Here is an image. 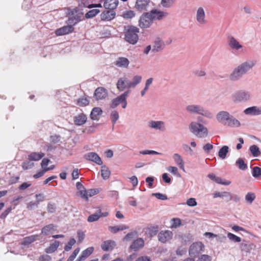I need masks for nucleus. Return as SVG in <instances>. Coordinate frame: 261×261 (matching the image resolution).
<instances>
[{
    "label": "nucleus",
    "mask_w": 261,
    "mask_h": 261,
    "mask_svg": "<svg viewBox=\"0 0 261 261\" xmlns=\"http://www.w3.org/2000/svg\"><path fill=\"white\" fill-rule=\"evenodd\" d=\"M255 62L252 60L247 61L236 67L228 76L231 82H237L255 66Z\"/></svg>",
    "instance_id": "nucleus-1"
},
{
    "label": "nucleus",
    "mask_w": 261,
    "mask_h": 261,
    "mask_svg": "<svg viewBox=\"0 0 261 261\" xmlns=\"http://www.w3.org/2000/svg\"><path fill=\"white\" fill-rule=\"evenodd\" d=\"M142 80L141 75H135L130 81L126 76H124L120 77L117 82L116 87L119 92L124 91L125 89L129 90L130 88H134L138 85Z\"/></svg>",
    "instance_id": "nucleus-2"
},
{
    "label": "nucleus",
    "mask_w": 261,
    "mask_h": 261,
    "mask_svg": "<svg viewBox=\"0 0 261 261\" xmlns=\"http://www.w3.org/2000/svg\"><path fill=\"white\" fill-rule=\"evenodd\" d=\"M124 40L129 44L135 45L138 40V33L139 32V29L133 25H126L124 27Z\"/></svg>",
    "instance_id": "nucleus-3"
},
{
    "label": "nucleus",
    "mask_w": 261,
    "mask_h": 261,
    "mask_svg": "<svg viewBox=\"0 0 261 261\" xmlns=\"http://www.w3.org/2000/svg\"><path fill=\"white\" fill-rule=\"evenodd\" d=\"M185 109L187 112L191 114L200 115L209 119L213 117V114L201 105H189L186 106Z\"/></svg>",
    "instance_id": "nucleus-4"
},
{
    "label": "nucleus",
    "mask_w": 261,
    "mask_h": 261,
    "mask_svg": "<svg viewBox=\"0 0 261 261\" xmlns=\"http://www.w3.org/2000/svg\"><path fill=\"white\" fill-rule=\"evenodd\" d=\"M189 129L191 133L199 138H204L207 136L208 130L202 124L196 122H192L189 125Z\"/></svg>",
    "instance_id": "nucleus-5"
},
{
    "label": "nucleus",
    "mask_w": 261,
    "mask_h": 261,
    "mask_svg": "<svg viewBox=\"0 0 261 261\" xmlns=\"http://www.w3.org/2000/svg\"><path fill=\"white\" fill-rule=\"evenodd\" d=\"M231 98L234 103L246 102L250 100L251 96L249 91L241 90L234 92L231 95Z\"/></svg>",
    "instance_id": "nucleus-6"
},
{
    "label": "nucleus",
    "mask_w": 261,
    "mask_h": 261,
    "mask_svg": "<svg viewBox=\"0 0 261 261\" xmlns=\"http://www.w3.org/2000/svg\"><path fill=\"white\" fill-rule=\"evenodd\" d=\"M130 93V90H127L119 96L112 99L110 103V107L114 109L121 104L122 108L125 109L127 104L126 99Z\"/></svg>",
    "instance_id": "nucleus-7"
},
{
    "label": "nucleus",
    "mask_w": 261,
    "mask_h": 261,
    "mask_svg": "<svg viewBox=\"0 0 261 261\" xmlns=\"http://www.w3.org/2000/svg\"><path fill=\"white\" fill-rule=\"evenodd\" d=\"M139 26L141 28H148L153 22L152 17L149 12L144 13L140 18Z\"/></svg>",
    "instance_id": "nucleus-8"
},
{
    "label": "nucleus",
    "mask_w": 261,
    "mask_h": 261,
    "mask_svg": "<svg viewBox=\"0 0 261 261\" xmlns=\"http://www.w3.org/2000/svg\"><path fill=\"white\" fill-rule=\"evenodd\" d=\"M204 245L201 242L193 243L190 247L189 252L191 257H195L202 250Z\"/></svg>",
    "instance_id": "nucleus-9"
},
{
    "label": "nucleus",
    "mask_w": 261,
    "mask_h": 261,
    "mask_svg": "<svg viewBox=\"0 0 261 261\" xmlns=\"http://www.w3.org/2000/svg\"><path fill=\"white\" fill-rule=\"evenodd\" d=\"M227 42L229 47L233 50H239L243 47L239 42L230 35L227 36Z\"/></svg>",
    "instance_id": "nucleus-10"
},
{
    "label": "nucleus",
    "mask_w": 261,
    "mask_h": 261,
    "mask_svg": "<svg viewBox=\"0 0 261 261\" xmlns=\"http://www.w3.org/2000/svg\"><path fill=\"white\" fill-rule=\"evenodd\" d=\"M165 47L164 41L160 38H156L153 41L152 52L155 53L162 51Z\"/></svg>",
    "instance_id": "nucleus-11"
},
{
    "label": "nucleus",
    "mask_w": 261,
    "mask_h": 261,
    "mask_svg": "<svg viewBox=\"0 0 261 261\" xmlns=\"http://www.w3.org/2000/svg\"><path fill=\"white\" fill-rule=\"evenodd\" d=\"M84 159L86 160L94 162L97 165H101L102 161L99 156L95 152H90L86 153L84 156Z\"/></svg>",
    "instance_id": "nucleus-12"
},
{
    "label": "nucleus",
    "mask_w": 261,
    "mask_h": 261,
    "mask_svg": "<svg viewBox=\"0 0 261 261\" xmlns=\"http://www.w3.org/2000/svg\"><path fill=\"white\" fill-rule=\"evenodd\" d=\"M158 240L162 243H165L172 239L173 233L170 230H162L158 234Z\"/></svg>",
    "instance_id": "nucleus-13"
},
{
    "label": "nucleus",
    "mask_w": 261,
    "mask_h": 261,
    "mask_svg": "<svg viewBox=\"0 0 261 261\" xmlns=\"http://www.w3.org/2000/svg\"><path fill=\"white\" fill-rule=\"evenodd\" d=\"M149 127L163 132L165 129V122L162 121L151 120L148 122Z\"/></svg>",
    "instance_id": "nucleus-14"
},
{
    "label": "nucleus",
    "mask_w": 261,
    "mask_h": 261,
    "mask_svg": "<svg viewBox=\"0 0 261 261\" xmlns=\"http://www.w3.org/2000/svg\"><path fill=\"white\" fill-rule=\"evenodd\" d=\"M196 19L199 24L206 23L205 14L202 7H199L197 10Z\"/></svg>",
    "instance_id": "nucleus-15"
},
{
    "label": "nucleus",
    "mask_w": 261,
    "mask_h": 261,
    "mask_svg": "<svg viewBox=\"0 0 261 261\" xmlns=\"http://www.w3.org/2000/svg\"><path fill=\"white\" fill-rule=\"evenodd\" d=\"M244 113L247 115L256 116L261 115V107L252 106L245 109Z\"/></svg>",
    "instance_id": "nucleus-16"
},
{
    "label": "nucleus",
    "mask_w": 261,
    "mask_h": 261,
    "mask_svg": "<svg viewBox=\"0 0 261 261\" xmlns=\"http://www.w3.org/2000/svg\"><path fill=\"white\" fill-rule=\"evenodd\" d=\"M116 16V13L114 10H108L102 12L100 14V19L102 21H111Z\"/></svg>",
    "instance_id": "nucleus-17"
},
{
    "label": "nucleus",
    "mask_w": 261,
    "mask_h": 261,
    "mask_svg": "<svg viewBox=\"0 0 261 261\" xmlns=\"http://www.w3.org/2000/svg\"><path fill=\"white\" fill-rule=\"evenodd\" d=\"M150 0H137L135 8L139 11H147Z\"/></svg>",
    "instance_id": "nucleus-18"
},
{
    "label": "nucleus",
    "mask_w": 261,
    "mask_h": 261,
    "mask_svg": "<svg viewBox=\"0 0 261 261\" xmlns=\"http://www.w3.org/2000/svg\"><path fill=\"white\" fill-rule=\"evenodd\" d=\"M74 29L73 27L68 24L57 29L55 33L57 36H62L73 32Z\"/></svg>",
    "instance_id": "nucleus-19"
},
{
    "label": "nucleus",
    "mask_w": 261,
    "mask_h": 261,
    "mask_svg": "<svg viewBox=\"0 0 261 261\" xmlns=\"http://www.w3.org/2000/svg\"><path fill=\"white\" fill-rule=\"evenodd\" d=\"M37 200L35 202L31 201L27 204V208L29 210H32L35 207H37L40 202H42L44 199V196L43 194H37L35 195Z\"/></svg>",
    "instance_id": "nucleus-20"
},
{
    "label": "nucleus",
    "mask_w": 261,
    "mask_h": 261,
    "mask_svg": "<svg viewBox=\"0 0 261 261\" xmlns=\"http://www.w3.org/2000/svg\"><path fill=\"white\" fill-rule=\"evenodd\" d=\"M87 120V116L84 113H80L73 117L75 125L81 126L85 124Z\"/></svg>",
    "instance_id": "nucleus-21"
},
{
    "label": "nucleus",
    "mask_w": 261,
    "mask_h": 261,
    "mask_svg": "<svg viewBox=\"0 0 261 261\" xmlns=\"http://www.w3.org/2000/svg\"><path fill=\"white\" fill-rule=\"evenodd\" d=\"M150 14L153 20H161L164 17L167 15V13L161 11H158L156 9H153L150 11Z\"/></svg>",
    "instance_id": "nucleus-22"
},
{
    "label": "nucleus",
    "mask_w": 261,
    "mask_h": 261,
    "mask_svg": "<svg viewBox=\"0 0 261 261\" xmlns=\"http://www.w3.org/2000/svg\"><path fill=\"white\" fill-rule=\"evenodd\" d=\"M81 16L79 14L74 15V11H72L67 20L68 24L73 26L81 21Z\"/></svg>",
    "instance_id": "nucleus-23"
},
{
    "label": "nucleus",
    "mask_w": 261,
    "mask_h": 261,
    "mask_svg": "<svg viewBox=\"0 0 261 261\" xmlns=\"http://www.w3.org/2000/svg\"><path fill=\"white\" fill-rule=\"evenodd\" d=\"M107 95L106 90L103 87L97 88L94 92V96L97 100L105 98Z\"/></svg>",
    "instance_id": "nucleus-24"
},
{
    "label": "nucleus",
    "mask_w": 261,
    "mask_h": 261,
    "mask_svg": "<svg viewBox=\"0 0 261 261\" xmlns=\"http://www.w3.org/2000/svg\"><path fill=\"white\" fill-rule=\"evenodd\" d=\"M129 64L128 59L125 57H118L115 62V65L120 68H127Z\"/></svg>",
    "instance_id": "nucleus-25"
},
{
    "label": "nucleus",
    "mask_w": 261,
    "mask_h": 261,
    "mask_svg": "<svg viewBox=\"0 0 261 261\" xmlns=\"http://www.w3.org/2000/svg\"><path fill=\"white\" fill-rule=\"evenodd\" d=\"M116 245L115 241L112 240H107L104 241L101 245V249L105 251L112 250Z\"/></svg>",
    "instance_id": "nucleus-26"
},
{
    "label": "nucleus",
    "mask_w": 261,
    "mask_h": 261,
    "mask_svg": "<svg viewBox=\"0 0 261 261\" xmlns=\"http://www.w3.org/2000/svg\"><path fill=\"white\" fill-rule=\"evenodd\" d=\"M118 3V0H105L103 6L106 9L113 10L117 8Z\"/></svg>",
    "instance_id": "nucleus-27"
},
{
    "label": "nucleus",
    "mask_w": 261,
    "mask_h": 261,
    "mask_svg": "<svg viewBox=\"0 0 261 261\" xmlns=\"http://www.w3.org/2000/svg\"><path fill=\"white\" fill-rule=\"evenodd\" d=\"M102 113V109L99 107H95L92 110L90 117L93 120H98V117Z\"/></svg>",
    "instance_id": "nucleus-28"
},
{
    "label": "nucleus",
    "mask_w": 261,
    "mask_h": 261,
    "mask_svg": "<svg viewBox=\"0 0 261 261\" xmlns=\"http://www.w3.org/2000/svg\"><path fill=\"white\" fill-rule=\"evenodd\" d=\"M254 246L253 243L248 244L244 240L240 245V248L241 251L246 253H249Z\"/></svg>",
    "instance_id": "nucleus-29"
},
{
    "label": "nucleus",
    "mask_w": 261,
    "mask_h": 261,
    "mask_svg": "<svg viewBox=\"0 0 261 261\" xmlns=\"http://www.w3.org/2000/svg\"><path fill=\"white\" fill-rule=\"evenodd\" d=\"M226 126L230 127H239L241 126V123L239 120L230 114Z\"/></svg>",
    "instance_id": "nucleus-30"
},
{
    "label": "nucleus",
    "mask_w": 261,
    "mask_h": 261,
    "mask_svg": "<svg viewBox=\"0 0 261 261\" xmlns=\"http://www.w3.org/2000/svg\"><path fill=\"white\" fill-rule=\"evenodd\" d=\"M144 241L143 239L142 238H138L132 243L129 248L131 249L136 251L142 247L144 246Z\"/></svg>",
    "instance_id": "nucleus-31"
},
{
    "label": "nucleus",
    "mask_w": 261,
    "mask_h": 261,
    "mask_svg": "<svg viewBox=\"0 0 261 261\" xmlns=\"http://www.w3.org/2000/svg\"><path fill=\"white\" fill-rule=\"evenodd\" d=\"M213 197L214 198H217V197H221L226 198V200L227 201H229L231 200H232V196L230 194V193L227 192H216L213 194Z\"/></svg>",
    "instance_id": "nucleus-32"
},
{
    "label": "nucleus",
    "mask_w": 261,
    "mask_h": 261,
    "mask_svg": "<svg viewBox=\"0 0 261 261\" xmlns=\"http://www.w3.org/2000/svg\"><path fill=\"white\" fill-rule=\"evenodd\" d=\"M44 155L45 154L42 152H33L29 155L28 159L30 161H37L41 159Z\"/></svg>",
    "instance_id": "nucleus-33"
},
{
    "label": "nucleus",
    "mask_w": 261,
    "mask_h": 261,
    "mask_svg": "<svg viewBox=\"0 0 261 261\" xmlns=\"http://www.w3.org/2000/svg\"><path fill=\"white\" fill-rule=\"evenodd\" d=\"M229 113L226 111H221L216 115V119L220 123L224 122V120L229 115Z\"/></svg>",
    "instance_id": "nucleus-34"
},
{
    "label": "nucleus",
    "mask_w": 261,
    "mask_h": 261,
    "mask_svg": "<svg viewBox=\"0 0 261 261\" xmlns=\"http://www.w3.org/2000/svg\"><path fill=\"white\" fill-rule=\"evenodd\" d=\"M229 152V147L226 145L223 146L218 151V156L219 158L224 160L226 158L227 154Z\"/></svg>",
    "instance_id": "nucleus-35"
},
{
    "label": "nucleus",
    "mask_w": 261,
    "mask_h": 261,
    "mask_svg": "<svg viewBox=\"0 0 261 261\" xmlns=\"http://www.w3.org/2000/svg\"><path fill=\"white\" fill-rule=\"evenodd\" d=\"M173 158L179 168L184 170V163L181 156L178 153H175L173 154Z\"/></svg>",
    "instance_id": "nucleus-36"
},
{
    "label": "nucleus",
    "mask_w": 261,
    "mask_h": 261,
    "mask_svg": "<svg viewBox=\"0 0 261 261\" xmlns=\"http://www.w3.org/2000/svg\"><path fill=\"white\" fill-rule=\"evenodd\" d=\"M94 249L93 247H88L83 251L80 256L84 260L93 253Z\"/></svg>",
    "instance_id": "nucleus-37"
},
{
    "label": "nucleus",
    "mask_w": 261,
    "mask_h": 261,
    "mask_svg": "<svg viewBox=\"0 0 261 261\" xmlns=\"http://www.w3.org/2000/svg\"><path fill=\"white\" fill-rule=\"evenodd\" d=\"M59 245V242L55 241L53 244L45 249V252L47 253H52L54 252L58 248Z\"/></svg>",
    "instance_id": "nucleus-38"
},
{
    "label": "nucleus",
    "mask_w": 261,
    "mask_h": 261,
    "mask_svg": "<svg viewBox=\"0 0 261 261\" xmlns=\"http://www.w3.org/2000/svg\"><path fill=\"white\" fill-rule=\"evenodd\" d=\"M249 151L254 157H257L260 155L261 152L259 147L256 145H253L250 146Z\"/></svg>",
    "instance_id": "nucleus-39"
},
{
    "label": "nucleus",
    "mask_w": 261,
    "mask_h": 261,
    "mask_svg": "<svg viewBox=\"0 0 261 261\" xmlns=\"http://www.w3.org/2000/svg\"><path fill=\"white\" fill-rule=\"evenodd\" d=\"M101 176L104 179H108L111 174V172L109 170L108 167H107L106 165H103L101 166Z\"/></svg>",
    "instance_id": "nucleus-40"
},
{
    "label": "nucleus",
    "mask_w": 261,
    "mask_h": 261,
    "mask_svg": "<svg viewBox=\"0 0 261 261\" xmlns=\"http://www.w3.org/2000/svg\"><path fill=\"white\" fill-rule=\"evenodd\" d=\"M80 6H83L88 8H92L95 7H101L100 4H89L88 2L86 0H82L81 3L79 4Z\"/></svg>",
    "instance_id": "nucleus-41"
},
{
    "label": "nucleus",
    "mask_w": 261,
    "mask_h": 261,
    "mask_svg": "<svg viewBox=\"0 0 261 261\" xmlns=\"http://www.w3.org/2000/svg\"><path fill=\"white\" fill-rule=\"evenodd\" d=\"M54 225L53 224H50L44 226L41 229V233L47 236L49 234L51 230L54 229Z\"/></svg>",
    "instance_id": "nucleus-42"
},
{
    "label": "nucleus",
    "mask_w": 261,
    "mask_h": 261,
    "mask_svg": "<svg viewBox=\"0 0 261 261\" xmlns=\"http://www.w3.org/2000/svg\"><path fill=\"white\" fill-rule=\"evenodd\" d=\"M252 175L256 178H258L261 176V168L255 166L252 168Z\"/></svg>",
    "instance_id": "nucleus-43"
},
{
    "label": "nucleus",
    "mask_w": 261,
    "mask_h": 261,
    "mask_svg": "<svg viewBox=\"0 0 261 261\" xmlns=\"http://www.w3.org/2000/svg\"><path fill=\"white\" fill-rule=\"evenodd\" d=\"M236 163L238 166L239 168L242 170H245L247 168V165L242 158H239Z\"/></svg>",
    "instance_id": "nucleus-44"
},
{
    "label": "nucleus",
    "mask_w": 261,
    "mask_h": 261,
    "mask_svg": "<svg viewBox=\"0 0 261 261\" xmlns=\"http://www.w3.org/2000/svg\"><path fill=\"white\" fill-rule=\"evenodd\" d=\"M227 238L231 242L234 243H239L241 242V238L240 237H238L231 232L227 233Z\"/></svg>",
    "instance_id": "nucleus-45"
},
{
    "label": "nucleus",
    "mask_w": 261,
    "mask_h": 261,
    "mask_svg": "<svg viewBox=\"0 0 261 261\" xmlns=\"http://www.w3.org/2000/svg\"><path fill=\"white\" fill-rule=\"evenodd\" d=\"M137 236V232L136 231H132L128 233L124 238V241H130Z\"/></svg>",
    "instance_id": "nucleus-46"
},
{
    "label": "nucleus",
    "mask_w": 261,
    "mask_h": 261,
    "mask_svg": "<svg viewBox=\"0 0 261 261\" xmlns=\"http://www.w3.org/2000/svg\"><path fill=\"white\" fill-rule=\"evenodd\" d=\"M100 218V215L98 214V211L93 214L90 215L87 221L89 222H93L97 221Z\"/></svg>",
    "instance_id": "nucleus-47"
},
{
    "label": "nucleus",
    "mask_w": 261,
    "mask_h": 261,
    "mask_svg": "<svg viewBox=\"0 0 261 261\" xmlns=\"http://www.w3.org/2000/svg\"><path fill=\"white\" fill-rule=\"evenodd\" d=\"M100 11L98 9H92L86 13L85 16L86 18H93Z\"/></svg>",
    "instance_id": "nucleus-48"
},
{
    "label": "nucleus",
    "mask_w": 261,
    "mask_h": 261,
    "mask_svg": "<svg viewBox=\"0 0 261 261\" xmlns=\"http://www.w3.org/2000/svg\"><path fill=\"white\" fill-rule=\"evenodd\" d=\"M89 101L86 97H81L77 100V104L81 107H85L89 105Z\"/></svg>",
    "instance_id": "nucleus-49"
},
{
    "label": "nucleus",
    "mask_w": 261,
    "mask_h": 261,
    "mask_svg": "<svg viewBox=\"0 0 261 261\" xmlns=\"http://www.w3.org/2000/svg\"><path fill=\"white\" fill-rule=\"evenodd\" d=\"M110 117L112 120L113 125L114 126L117 120L119 119V113L116 111H113L111 113Z\"/></svg>",
    "instance_id": "nucleus-50"
},
{
    "label": "nucleus",
    "mask_w": 261,
    "mask_h": 261,
    "mask_svg": "<svg viewBox=\"0 0 261 261\" xmlns=\"http://www.w3.org/2000/svg\"><path fill=\"white\" fill-rule=\"evenodd\" d=\"M255 199V195L254 193L249 192L245 196L246 201L251 204Z\"/></svg>",
    "instance_id": "nucleus-51"
},
{
    "label": "nucleus",
    "mask_w": 261,
    "mask_h": 261,
    "mask_svg": "<svg viewBox=\"0 0 261 261\" xmlns=\"http://www.w3.org/2000/svg\"><path fill=\"white\" fill-rule=\"evenodd\" d=\"M76 243V241L74 238H71L68 243L65 246L64 250L68 251L71 250L72 246Z\"/></svg>",
    "instance_id": "nucleus-52"
},
{
    "label": "nucleus",
    "mask_w": 261,
    "mask_h": 261,
    "mask_svg": "<svg viewBox=\"0 0 261 261\" xmlns=\"http://www.w3.org/2000/svg\"><path fill=\"white\" fill-rule=\"evenodd\" d=\"M158 231V227L157 226H153L148 229V234L150 237L155 236Z\"/></svg>",
    "instance_id": "nucleus-53"
},
{
    "label": "nucleus",
    "mask_w": 261,
    "mask_h": 261,
    "mask_svg": "<svg viewBox=\"0 0 261 261\" xmlns=\"http://www.w3.org/2000/svg\"><path fill=\"white\" fill-rule=\"evenodd\" d=\"M215 182L217 184H221L222 185L228 186L231 183V181L229 180H226L225 179H223L220 177L217 176Z\"/></svg>",
    "instance_id": "nucleus-54"
},
{
    "label": "nucleus",
    "mask_w": 261,
    "mask_h": 261,
    "mask_svg": "<svg viewBox=\"0 0 261 261\" xmlns=\"http://www.w3.org/2000/svg\"><path fill=\"white\" fill-rule=\"evenodd\" d=\"M167 170L177 177H180L181 176L177 168L176 167L170 166L167 168Z\"/></svg>",
    "instance_id": "nucleus-55"
},
{
    "label": "nucleus",
    "mask_w": 261,
    "mask_h": 261,
    "mask_svg": "<svg viewBox=\"0 0 261 261\" xmlns=\"http://www.w3.org/2000/svg\"><path fill=\"white\" fill-rule=\"evenodd\" d=\"M47 211L50 213H54L56 211V206L55 203L48 202L47 206Z\"/></svg>",
    "instance_id": "nucleus-56"
},
{
    "label": "nucleus",
    "mask_w": 261,
    "mask_h": 261,
    "mask_svg": "<svg viewBox=\"0 0 261 261\" xmlns=\"http://www.w3.org/2000/svg\"><path fill=\"white\" fill-rule=\"evenodd\" d=\"M135 13L133 11L129 10L124 12L123 17L125 19H130L134 17Z\"/></svg>",
    "instance_id": "nucleus-57"
},
{
    "label": "nucleus",
    "mask_w": 261,
    "mask_h": 261,
    "mask_svg": "<svg viewBox=\"0 0 261 261\" xmlns=\"http://www.w3.org/2000/svg\"><path fill=\"white\" fill-rule=\"evenodd\" d=\"M172 227L177 228L181 224V222L180 219L179 218H173L172 219Z\"/></svg>",
    "instance_id": "nucleus-58"
},
{
    "label": "nucleus",
    "mask_w": 261,
    "mask_h": 261,
    "mask_svg": "<svg viewBox=\"0 0 261 261\" xmlns=\"http://www.w3.org/2000/svg\"><path fill=\"white\" fill-rule=\"evenodd\" d=\"M34 166V163L30 161H25L22 163V167L24 170L31 169Z\"/></svg>",
    "instance_id": "nucleus-59"
},
{
    "label": "nucleus",
    "mask_w": 261,
    "mask_h": 261,
    "mask_svg": "<svg viewBox=\"0 0 261 261\" xmlns=\"http://www.w3.org/2000/svg\"><path fill=\"white\" fill-rule=\"evenodd\" d=\"M152 196H155L158 199L162 200H165L168 199L167 196L166 195L160 193H153Z\"/></svg>",
    "instance_id": "nucleus-60"
},
{
    "label": "nucleus",
    "mask_w": 261,
    "mask_h": 261,
    "mask_svg": "<svg viewBox=\"0 0 261 261\" xmlns=\"http://www.w3.org/2000/svg\"><path fill=\"white\" fill-rule=\"evenodd\" d=\"M100 191V189L99 188L90 189L88 191V196L90 197H92L98 194Z\"/></svg>",
    "instance_id": "nucleus-61"
},
{
    "label": "nucleus",
    "mask_w": 261,
    "mask_h": 261,
    "mask_svg": "<svg viewBox=\"0 0 261 261\" xmlns=\"http://www.w3.org/2000/svg\"><path fill=\"white\" fill-rule=\"evenodd\" d=\"M173 2L174 0H162L161 4L163 7L169 8L172 5Z\"/></svg>",
    "instance_id": "nucleus-62"
},
{
    "label": "nucleus",
    "mask_w": 261,
    "mask_h": 261,
    "mask_svg": "<svg viewBox=\"0 0 261 261\" xmlns=\"http://www.w3.org/2000/svg\"><path fill=\"white\" fill-rule=\"evenodd\" d=\"M186 203L190 206H195L197 204L196 199L194 198H190L188 199Z\"/></svg>",
    "instance_id": "nucleus-63"
},
{
    "label": "nucleus",
    "mask_w": 261,
    "mask_h": 261,
    "mask_svg": "<svg viewBox=\"0 0 261 261\" xmlns=\"http://www.w3.org/2000/svg\"><path fill=\"white\" fill-rule=\"evenodd\" d=\"M212 257L210 255L203 254L198 258L197 261H211Z\"/></svg>",
    "instance_id": "nucleus-64"
}]
</instances>
